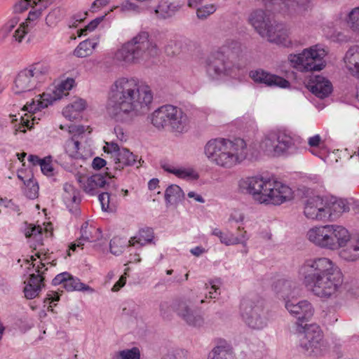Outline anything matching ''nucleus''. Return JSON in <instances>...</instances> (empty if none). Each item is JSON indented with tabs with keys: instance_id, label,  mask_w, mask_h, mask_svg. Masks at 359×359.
<instances>
[{
	"instance_id": "obj_22",
	"label": "nucleus",
	"mask_w": 359,
	"mask_h": 359,
	"mask_svg": "<svg viewBox=\"0 0 359 359\" xmlns=\"http://www.w3.org/2000/svg\"><path fill=\"white\" fill-rule=\"evenodd\" d=\"M110 182L106 180V176L102 174H95L88 177L83 185V190L90 196H95L100 193V189L109 190Z\"/></svg>"
},
{
	"instance_id": "obj_57",
	"label": "nucleus",
	"mask_w": 359,
	"mask_h": 359,
	"mask_svg": "<svg viewBox=\"0 0 359 359\" xmlns=\"http://www.w3.org/2000/svg\"><path fill=\"white\" fill-rule=\"evenodd\" d=\"M29 6H32V0H20L14 6L15 13H22L27 10Z\"/></svg>"
},
{
	"instance_id": "obj_13",
	"label": "nucleus",
	"mask_w": 359,
	"mask_h": 359,
	"mask_svg": "<svg viewBox=\"0 0 359 359\" xmlns=\"http://www.w3.org/2000/svg\"><path fill=\"white\" fill-rule=\"evenodd\" d=\"M241 315L250 327L261 330L267 325L263 301L259 297L244 298L241 303Z\"/></svg>"
},
{
	"instance_id": "obj_44",
	"label": "nucleus",
	"mask_w": 359,
	"mask_h": 359,
	"mask_svg": "<svg viewBox=\"0 0 359 359\" xmlns=\"http://www.w3.org/2000/svg\"><path fill=\"white\" fill-rule=\"evenodd\" d=\"M18 22L19 18L14 17L0 28V41H4L8 37L10 32L15 28Z\"/></svg>"
},
{
	"instance_id": "obj_48",
	"label": "nucleus",
	"mask_w": 359,
	"mask_h": 359,
	"mask_svg": "<svg viewBox=\"0 0 359 359\" xmlns=\"http://www.w3.org/2000/svg\"><path fill=\"white\" fill-rule=\"evenodd\" d=\"M215 10V7L212 4L204 6L197 9V17L200 19H205L208 15L213 13Z\"/></svg>"
},
{
	"instance_id": "obj_52",
	"label": "nucleus",
	"mask_w": 359,
	"mask_h": 359,
	"mask_svg": "<svg viewBox=\"0 0 359 359\" xmlns=\"http://www.w3.org/2000/svg\"><path fill=\"white\" fill-rule=\"evenodd\" d=\"M60 13V10L57 8L50 11L46 18V24L48 26H53L55 25L59 19Z\"/></svg>"
},
{
	"instance_id": "obj_61",
	"label": "nucleus",
	"mask_w": 359,
	"mask_h": 359,
	"mask_svg": "<svg viewBox=\"0 0 359 359\" xmlns=\"http://www.w3.org/2000/svg\"><path fill=\"white\" fill-rule=\"evenodd\" d=\"M244 218L245 216L242 212L238 210H234L231 213L229 221L240 223L244 220Z\"/></svg>"
},
{
	"instance_id": "obj_45",
	"label": "nucleus",
	"mask_w": 359,
	"mask_h": 359,
	"mask_svg": "<svg viewBox=\"0 0 359 359\" xmlns=\"http://www.w3.org/2000/svg\"><path fill=\"white\" fill-rule=\"evenodd\" d=\"M347 22L353 31L359 33V6L349 12Z\"/></svg>"
},
{
	"instance_id": "obj_41",
	"label": "nucleus",
	"mask_w": 359,
	"mask_h": 359,
	"mask_svg": "<svg viewBox=\"0 0 359 359\" xmlns=\"http://www.w3.org/2000/svg\"><path fill=\"white\" fill-rule=\"evenodd\" d=\"M111 359H140V351L137 347L124 349L114 353Z\"/></svg>"
},
{
	"instance_id": "obj_25",
	"label": "nucleus",
	"mask_w": 359,
	"mask_h": 359,
	"mask_svg": "<svg viewBox=\"0 0 359 359\" xmlns=\"http://www.w3.org/2000/svg\"><path fill=\"white\" fill-rule=\"evenodd\" d=\"M346 67L353 76H359V46L351 47L346 52L344 58ZM356 98L359 102V88Z\"/></svg>"
},
{
	"instance_id": "obj_53",
	"label": "nucleus",
	"mask_w": 359,
	"mask_h": 359,
	"mask_svg": "<svg viewBox=\"0 0 359 359\" xmlns=\"http://www.w3.org/2000/svg\"><path fill=\"white\" fill-rule=\"evenodd\" d=\"M98 200L101 204L102 210L107 211L109 209L110 194L108 191L98 194Z\"/></svg>"
},
{
	"instance_id": "obj_50",
	"label": "nucleus",
	"mask_w": 359,
	"mask_h": 359,
	"mask_svg": "<svg viewBox=\"0 0 359 359\" xmlns=\"http://www.w3.org/2000/svg\"><path fill=\"white\" fill-rule=\"evenodd\" d=\"M31 116L32 114L29 115L27 113H25L24 115L20 116V124L18 125V126H15L16 128L15 129V135H16L18 132H26L25 127L29 128V118Z\"/></svg>"
},
{
	"instance_id": "obj_55",
	"label": "nucleus",
	"mask_w": 359,
	"mask_h": 359,
	"mask_svg": "<svg viewBox=\"0 0 359 359\" xmlns=\"http://www.w3.org/2000/svg\"><path fill=\"white\" fill-rule=\"evenodd\" d=\"M186 353L182 350H172L164 355L161 359H185Z\"/></svg>"
},
{
	"instance_id": "obj_9",
	"label": "nucleus",
	"mask_w": 359,
	"mask_h": 359,
	"mask_svg": "<svg viewBox=\"0 0 359 359\" xmlns=\"http://www.w3.org/2000/svg\"><path fill=\"white\" fill-rule=\"evenodd\" d=\"M295 332L299 339V347L306 356L316 358L323 355L327 350L323 332L317 324L297 323Z\"/></svg>"
},
{
	"instance_id": "obj_10",
	"label": "nucleus",
	"mask_w": 359,
	"mask_h": 359,
	"mask_svg": "<svg viewBox=\"0 0 359 359\" xmlns=\"http://www.w3.org/2000/svg\"><path fill=\"white\" fill-rule=\"evenodd\" d=\"M249 22L256 32L270 43L287 46L290 41L281 25H274L270 16L262 9L253 11L249 16Z\"/></svg>"
},
{
	"instance_id": "obj_8",
	"label": "nucleus",
	"mask_w": 359,
	"mask_h": 359,
	"mask_svg": "<svg viewBox=\"0 0 359 359\" xmlns=\"http://www.w3.org/2000/svg\"><path fill=\"white\" fill-rule=\"evenodd\" d=\"M150 119L151 124L158 130L168 128L175 135L187 132L190 122L186 112L171 104L158 107L151 114Z\"/></svg>"
},
{
	"instance_id": "obj_33",
	"label": "nucleus",
	"mask_w": 359,
	"mask_h": 359,
	"mask_svg": "<svg viewBox=\"0 0 359 359\" xmlns=\"http://www.w3.org/2000/svg\"><path fill=\"white\" fill-rule=\"evenodd\" d=\"M192 304L193 302L190 299H180L173 303L172 309L177 315L183 319L194 310Z\"/></svg>"
},
{
	"instance_id": "obj_51",
	"label": "nucleus",
	"mask_w": 359,
	"mask_h": 359,
	"mask_svg": "<svg viewBox=\"0 0 359 359\" xmlns=\"http://www.w3.org/2000/svg\"><path fill=\"white\" fill-rule=\"evenodd\" d=\"M53 2V0H32V8L34 11H39L40 16L42 12L48 7Z\"/></svg>"
},
{
	"instance_id": "obj_1",
	"label": "nucleus",
	"mask_w": 359,
	"mask_h": 359,
	"mask_svg": "<svg viewBox=\"0 0 359 359\" xmlns=\"http://www.w3.org/2000/svg\"><path fill=\"white\" fill-rule=\"evenodd\" d=\"M152 100L148 85L136 78H119L110 88L107 112L116 122L130 123L149 111Z\"/></svg>"
},
{
	"instance_id": "obj_58",
	"label": "nucleus",
	"mask_w": 359,
	"mask_h": 359,
	"mask_svg": "<svg viewBox=\"0 0 359 359\" xmlns=\"http://www.w3.org/2000/svg\"><path fill=\"white\" fill-rule=\"evenodd\" d=\"M104 152L111 154L110 160H113L114 156L121 149L116 143H107V146L104 147Z\"/></svg>"
},
{
	"instance_id": "obj_28",
	"label": "nucleus",
	"mask_w": 359,
	"mask_h": 359,
	"mask_svg": "<svg viewBox=\"0 0 359 359\" xmlns=\"http://www.w3.org/2000/svg\"><path fill=\"white\" fill-rule=\"evenodd\" d=\"M86 107V102L81 98L68 104L62 111L63 116L69 121L79 118L80 113Z\"/></svg>"
},
{
	"instance_id": "obj_2",
	"label": "nucleus",
	"mask_w": 359,
	"mask_h": 359,
	"mask_svg": "<svg viewBox=\"0 0 359 359\" xmlns=\"http://www.w3.org/2000/svg\"><path fill=\"white\" fill-rule=\"evenodd\" d=\"M298 273L307 290L322 299L335 298L341 291L343 274L329 258L307 259Z\"/></svg>"
},
{
	"instance_id": "obj_36",
	"label": "nucleus",
	"mask_w": 359,
	"mask_h": 359,
	"mask_svg": "<svg viewBox=\"0 0 359 359\" xmlns=\"http://www.w3.org/2000/svg\"><path fill=\"white\" fill-rule=\"evenodd\" d=\"M64 288L67 291H93V290L88 285L81 283L78 278H75L69 273V277H66Z\"/></svg>"
},
{
	"instance_id": "obj_5",
	"label": "nucleus",
	"mask_w": 359,
	"mask_h": 359,
	"mask_svg": "<svg viewBox=\"0 0 359 359\" xmlns=\"http://www.w3.org/2000/svg\"><path fill=\"white\" fill-rule=\"evenodd\" d=\"M301 144V138L291 132L284 129H276L264 135L259 148L268 156H288L297 154Z\"/></svg>"
},
{
	"instance_id": "obj_19",
	"label": "nucleus",
	"mask_w": 359,
	"mask_h": 359,
	"mask_svg": "<svg viewBox=\"0 0 359 359\" xmlns=\"http://www.w3.org/2000/svg\"><path fill=\"white\" fill-rule=\"evenodd\" d=\"M137 163H138L137 168H139L141 165V158L138 159V156L128 149L121 148L116 156H114L113 160H109L107 170H121L125 166H133Z\"/></svg>"
},
{
	"instance_id": "obj_17",
	"label": "nucleus",
	"mask_w": 359,
	"mask_h": 359,
	"mask_svg": "<svg viewBox=\"0 0 359 359\" xmlns=\"http://www.w3.org/2000/svg\"><path fill=\"white\" fill-rule=\"evenodd\" d=\"M285 307L288 313L297 319V323H302L304 321H309L313 316L314 309L311 304L307 300L297 301L296 297L287 299L285 304Z\"/></svg>"
},
{
	"instance_id": "obj_27",
	"label": "nucleus",
	"mask_w": 359,
	"mask_h": 359,
	"mask_svg": "<svg viewBox=\"0 0 359 359\" xmlns=\"http://www.w3.org/2000/svg\"><path fill=\"white\" fill-rule=\"evenodd\" d=\"M231 346L224 340L219 341L208 355V359H233Z\"/></svg>"
},
{
	"instance_id": "obj_24",
	"label": "nucleus",
	"mask_w": 359,
	"mask_h": 359,
	"mask_svg": "<svg viewBox=\"0 0 359 359\" xmlns=\"http://www.w3.org/2000/svg\"><path fill=\"white\" fill-rule=\"evenodd\" d=\"M308 88L313 94L320 99L328 97L332 91L330 81L320 76H316L311 79Z\"/></svg>"
},
{
	"instance_id": "obj_3",
	"label": "nucleus",
	"mask_w": 359,
	"mask_h": 359,
	"mask_svg": "<svg viewBox=\"0 0 359 359\" xmlns=\"http://www.w3.org/2000/svg\"><path fill=\"white\" fill-rule=\"evenodd\" d=\"M204 152L211 163L224 168H231L246 159L251 161L257 156L255 147L248 146L241 138L210 140L205 144Z\"/></svg>"
},
{
	"instance_id": "obj_7",
	"label": "nucleus",
	"mask_w": 359,
	"mask_h": 359,
	"mask_svg": "<svg viewBox=\"0 0 359 359\" xmlns=\"http://www.w3.org/2000/svg\"><path fill=\"white\" fill-rule=\"evenodd\" d=\"M306 237L316 246L335 250L346 246L351 236L345 227L337 224H327L310 229L307 231Z\"/></svg>"
},
{
	"instance_id": "obj_12",
	"label": "nucleus",
	"mask_w": 359,
	"mask_h": 359,
	"mask_svg": "<svg viewBox=\"0 0 359 359\" xmlns=\"http://www.w3.org/2000/svg\"><path fill=\"white\" fill-rule=\"evenodd\" d=\"M326 55L327 51L318 44L304 49L301 53L289 55L288 60L301 72L320 71L325 66L323 59Z\"/></svg>"
},
{
	"instance_id": "obj_4",
	"label": "nucleus",
	"mask_w": 359,
	"mask_h": 359,
	"mask_svg": "<svg viewBox=\"0 0 359 359\" xmlns=\"http://www.w3.org/2000/svg\"><path fill=\"white\" fill-rule=\"evenodd\" d=\"M238 185L241 193L251 195L260 203L280 205L292 198V189L288 186L261 176L242 178Z\"/></svg>"
},
{
	"instance_id": "obj_38",
	"label": "nucleus",
	"mask_w": 359,
	"mask_h": 359,
	"mask_svg": "<svg viewBox=\"0 0 359 359\" xmlns=\"http://www.w3.org/2000/svg\"><path fill=\"white\" fill-rule=\"evenodd\" d=\"M308 144L310 147L309 151L317 156H320L321 151L325 149V143L320 135H315L308 139Z\"/></svg>"
},
{
	"instance_id": "obj_59",
	"label": "nucleus",
	"mask_w": 359,
	"mask_h": 359,
	"mask_svg": "<svg viewBox=\"0 0 359 359\" xmlns=\"http://www.w3.org/2000/svg\"><path fill=\"white\" fill-rule=\"evenodd\" d=\"M121 10L123 11H135L139 13L140 11V8L135 3L126 1L122 4Z\"/></svg>"
},
{
	"instance_id": "obj_40",
	"label": "nucleus",
	"mask_w": 359,
	"mask_h": 359,
	"mask_svg": "<svg viewBox=\"0 0 359 359\" xmlns=\"http://www.w3.org/2000/svg\"><path fill=\"white\" fill-rule=\"evenodd\" d=\"M80 143L78 140L75 138V135L68 139L65 144V149L66 153L74 158H79L81 154L79 152Z\"/></svg>"
},
{
	"instance_id": "obj_32",
	"label": "nucleus",
	"mask_w": 359,
	"mask_h": 359,
	"mask_svg": "<svg viewBox=\"0 0 359 359\" xmlns=\"http://www.w3.org/2000/svg\"><path fill=\"white\" fill-rule=\"evenodd\" d=\"M183 198V191L176 184L169 186L165 191V200L167 205H176Z\"/></svg>"
},
{
	"instance_id": "obj_37",
	"label": "nucleus",
	"mask_w": 359,
	"mask_h": 359,
	"mask_svg": "<svg viewBox=\"0 0 359 359\" xmlns=\"http://www.w3.org/2000/svg\"><path fill=\"white\" fill-rule=\"evenodd\" d=\"M342 259L348 262H355L359 259V243L356 241L349 244L340 252Z\"/></svg>"
},
{
	"instance_id": "obj_31",
	"label": "nucleus",
	"mask_w": 359,
	"mask_h": 359,
	"mask_svg": "<svg viewBox=\"0 0 359 359\" xmlns=\"http://www.w3.org/2000/svg\"><path fill=\"white\" fill-rule=\"evenodd\" d=\"M327 208L330 210L327 214V218L332 215L349 211L348 203L346 200L341 198H332L330 201H327Z\"/></svg>"
},
{
	"instance_id": "obj_26",
	"label": "nucleus",
	"mask_w": 359,
	"mask_h": 359,
	"mask_svg": "<svg viewBox=\"0 0 359 359\" xmlns=\"http://www.w3.org/2000/svg\"><path fill=\"white\" fill-rule=\"evenodd\" d=\"M212 234L218 237L220 242L226 245L242 244L243 246H245L246 241L248 240L246 231H243L241 236H235L232 233H225L220 229L215 228L212 230Z\"/></svg>"
},
{
	"instance_id": "obj_43",
	"label": "nucleus",
	"mask_w": 359,
	"mask_h": 359,
	"mask_svg": "<svg viewBox=\"0 0 359 359\" xmlns=\"http://www.w3.org/2000/svg\"><path fill=\"white\" fill-rule=\"evenodd\" d=\"M26 187L25 194L26 196L30 199L37 197L39 192V186L36 182H34L32 177L29 178L27 181H24Z\"/></svg>"
},
{
	"instance_id": "obj_62",
	"label": "nucleus",
	"mask_w": 359,
	"mask_h": 359,
	"mask_svg": "<svg viewBox=\"0 0 359 359\" xmlns=\"http://www.w3.org/2000/svg\"><path fill=\"white\" fill-rule=\"evenodd\" d=\"M40 13L39 11H34V9L32 7V10L29 11L27 18L26 19V22H24L26 26L28 27L29 24L32 22L35 21L38 18H39Z\"/></svg>"
},
{
	"instance_id": "obj_47",
	"label": "nucleus",
	"mask_w": 359,
	"mask_h": 359,
	"mask_svg": "<svg viewBox=\"0 0 359 359\" xmlns=\"http://www.w3.org/2000/svg\"><path fill=\"white\" fill-rule=\"evenodd\" d=\"M110 252L114 255H121L124 248V241L120 238H113L109 243Z\"/></svg>"
},
{
	"instance_id": "obj_34",
	"label": "nucleus",
	"mask_w": 359,
	"mask_h": 359,
	"mask_svg": "<svg viewBox=\"0 0 359 359\" xmlns=\"http://www.w3.org/2000/svg\"><path fill=\"white\" fill-rule=\"evenodd\" d=\"M154 238V231L151 228L146 227L140 230L138 235L131 238L129 241L131 245H135L136 243L140 245H144L152 241Z\"/></svg>"
},
{
	"instance_id": "obj_14",
	"label": "nucleus",
	"mask_w": 359,
	"mask_h": 359,
	"mask_svg": "<svg viewBox=\"0 0 359 359\" xmlns=\"http://www.w3.org/2000/svg\"><path fill=\"white\" fill-rule=\"evenodd\" d=\"M75 83L74 79L67 78L62 81L53 91V94L43 93L39 100H37L36 104L33 101L29 104H26L21 109L22 111H27L29 114H34L37 110H41L48 107L53 101L61 99L64 95H68Z\"/></svg>"
},
{
	"instance_id": "obj_15",
	"label": "nucleus",
	"mask_w": 359,
	"mask_h": 359,
	"mask_svg": "<svg viewBox=\"0 0 359 359\" xmlns=\"http://www.w3.org/2000/svg\"><path fill=\"white\" fill-rule=\"evenodd\" d=\"M206 72L211 79L231 74L232 62L220 51L211 53L206 59Z\"/></svg>"
},
{
	"instance_id": "obj_60",
	"label": "nucleus",
	"mask_w": 359,
	"mask_h": 359,
	"mask_svg": "<svg viewBox=\"0 0 359 359\" xmlns=\"http://www.w3.org/2000/svg\"><path fill=\"white\" fill-rule=\"evenodd\" d=\"M66 277H69L68 272H63L58 275H57L52 280V284L53 285H62L64 287Z\"/></svg>"
},
{
	"instance_id": "obj_21",
	"label": "nucleus",
	"mask_w": 359,
	"mask_h": 359,
	"mask_svg": "<svg viewBox=\"0 0 359 359\" xmlns=\"http://www.w3.org/2000/svg\"><path fill=\"white\" fill-rule=\"evenodd\" d=\"M44 266L45 264L41 262L40 265H38L36 269L38 274H31L27 283L25 282L26 285L24 287L23 292L27 299H32L36 297L44 287V278L42 276L44 271H41V269Z\"/></svg>"
},
{
	"instance_id": "obj_20",
	"label": "nucleus",
	"mask_w": 359,
	"mask_h": 359,
	"mask_svg": "<svg viewBox=\"0 0 359 359\" xmlns=\"http://www.w3.org/2000/svg\"><path fill=\"white\" fill-rule=\"evenodd\" d=\"M250 77L257 83L264 84L270 87L287 88L290 83L283 77L270 74L262 69L250 72Z\"/></svg>"
},
{
	"instance_id": "obj_23",
	"label": "nucleus",
	"mask_w": 359,
	"mask_h": 359,
	"mask_svg": "<svg viewBox=\"0 0 359 359\" xmlns=\"http://www.w3.org/2000/svg\"><path fill=\"white\" fill-rule=\"evenodd\" d=\"M102 238V232L100 229H97L93 225H89L88 222H85L81 228V236L76 241V243L72 244L70 250L74 251L77 247L83 245L84 241L95 242Z\"/></svg>"
},
{
	"instance_id": "obj_64",
	"label": "nucleus",
	"mask_w": 359,
	"mask_h": 359,
	"mask_svg": "<svg viewBox=\"0 0 359 359\" xmlns=\"http://www.w3.org/2000/svg\"><path fill=\"white\" fill-rule=\"evenodd\" d=\"M110 0H95L91 5V11H93L95 8H100L105 6L109 3Z\"/></svg>"
},
{
	"instance_id": "obj_42",
	"label": "nucleus",
	"mask_w": 359,
	"mask_h": 359,
	"mask_svg": "<svg viewBox=\"0 0 359 359\" xmlns=\"http://www.w3.org/2000/svg\"><path fill=\"white\" fill-rule=\"evenodd\" d=\"M187 325L192 327H201L204 323L203 316L196 310H194L188 316L182 319Z\"/></svg>"
},
{
	"instance_id": "obj_16",
	"label": "nucleus",
	"mask_w": 359,
	"mask_h": 359,
	"mask_svg": "<svg viewBox=\"0 0 359 359\" xmlns=\"http://www.w3.org/2000/svg\"><path fill=\"white\" fill-rule=\"evenodd\" d=\"M304 215L312 220L322 221L327 218L329 209L327 208V200L319 196L305 197L302 199Z\"/></svg>"
},
{
	"instance_id": "obj_35",
	"label": "nucleus",
	"mask_w": 359,
	"mask_h": 359,
	"mask_svg": "<svg viewBox=\"0 0 359 359\" xmlns=\"http://www.w3.org/2000/svg\"><path fill=\"white\" fill-rule=\"evenodd\" d=\"M63 189L65 192V194L63 196V198L66 202L72 201L76 205H77L80 202V198L78 197L79 192L74 187L72 184L65 183L64 184ZM73 213L76 216L79 215L80 211L77 208V205H76L75 210L73 212Z\"/></svg>"
},
{
	"instance_id": "obj_18",
	"label": "nucleus",
	"mask_w": 359,
	"mask_h": 359,
	"mask_svg": "<svg viewBox=\"0 0 359 359\" xmlns=\"http://www.w3.org/2000/svg\"><path fill=\"white\" fill-rule=\"evenodd\" d=\"M272 288L277 297L283 299L285 304L287 299L299 295L301 291L299 285L296 281L284 278L275 281Z\"/></svg>"
},
{
	"instance_id": "obj_49",
	"label": "nucleus",
	"mask_w": 359,
	"mask_h": 359,
	"mask_svg": "<svg viewBox=\"0 0 359 359\" xmlns=\"http://www.w3.org/2000/svg\"><path fill=\"white\" fill-rule=\"evenodd\" d=\"M229 49L233 53H238L241 50V43L240 42L234 40L228 41L226 42V44L222 48V50L220 52H223L224 54L226 52V50Z\"/></svg>"
},
{
	"instance_id": "obj_11",
	"label": "nucleus",
	"mask_w": 359,
	"mask_h": 359,
	"mask_svg": "<svg viewBox=\"0 0 359 359\" xmlns=\"http://www.w3.org/2000/svg\"><path fill=\"white\" fill-rule=\"evenodd\" d=\"M50 71L43 62H35L21 70L14 80L13 90L15 94L29 92L44 81Z\"/></svg>"
},
{
	"instance_id": "obj_29",
	"label": "nucleus",
	"mask_w": 359,
	"mask_h": 359,
	"mask_svg": "<svg viewBox=\"0 0 359 359\" xmlns=\"http://www.w3.org/2000/svg\"><path fill=\"white\" fill-rule=\"evenodd\" d=\"M182 4L183 2L181 1L177 3L161 2L154 10V13L158 18L165 19L172 16Z\"/></svg>"
},
{
	"instance_id": "obj_54",
	"label": "nucleus",
	"mask_w": 359,
	"mask_h": 359,
	"mask_svg": "<svg viewBox=\"0 0 359 359\" xmlns=\"http://www.w3.org/2000/svg\"><path fill=\"white\" fill-rule=\"evenodd\" d=\"M51 156H48L43 159V161L40 163L41 172L46 175H53V167L50 163V159Z\"/></svg>"
},
{
	"instance_id": "obj_46",
	"label": "nucleus",
	"mask_w": 359,
	"mask_h": 359,
	"mask_svg": "<svg viewBox=\"0 0 359 359\" xmlns=\"http://www.w3.org/2000/svg\"><path fill=\"white\" fill-rule=\"evenodd\" d=\"M42 230L40 226H30L26 229L25 236L34 237L39 244L42 245Z\"/></svg>"
},
{
	"instance_id": "obj_63",
	"label": "nucleus",
	"mask_w": 359,
	"mask_h": 359,
	"mask_svg": "<svg viewBox=\"0 0 359 359\" xmlns=\"http://www.w3.org/2000/svg\"><path fill=\"white\" fill-rule=\"evenodd\" d=\"M107 164V162L100 158V157H95L92 162V167L95 170H100L102 168L104 167Z\"/></svg>"
},
{
	"instance_id": "obj_56",
	"label": "nucleus",
	"mask_w": 359,
	"mask_h": 359,
	"mask_svg": "<svg viewBox=\"0 0 359 359\" xmlns=\"http://www.w3.org/2000/svg\"><path fill=\"white\" fill-rule=\"evenodd\" d=\"M25 23L20 25V26L15 31L12 36L13 41L21 42L25 34L28 32L25 27Z\"/></svg>"
},
{
	"instance_id": "obj_39",
	"label": "nucleus",
	"mask_w": 359,
	"mask_h": 359,
	"mask_svg": "<svg viewBox=\"0 0 359 359\" xmlns=\"http://www.w3.org/2000/svg\"><path fill=\"white\" fill-rule=\"evenodd\" d=\"M96 43L90 41L85 40L81 42L74 50V55L78 57H85L91 54L93 49Z\"/></svg>"
},
{
	"instance_id": "obj_6",
	"label": "nucleus",
	"mask_w": 359,
	"mask_h": 359,
	"mask_svg": "<svg viewBox=\"0 0 359 359\" xmlns=\"http://www.w3.org/2000/svg\"><path fill=\"white\" fill-rule=\"evenodd\" d=\"M149 36L148 32H140L116 52L115 58L126 64H132L157 55L158 48Z\"/></svg>"
},
{
	"instance_id": "obj_30",
	"label": "nucleus",
	"mask_w": 359,
	"mask_h": 359,
	"mask_svg": "<svg viewBox=\"0 0 359 359\" xmlns=\"http://www.w3.org/2000/svg\"><path fill=\"white\" fill-rule=\"evenodd\" d=\"M163 168L168 172L174 174L175 176L182 179L197 180L199 177L198 174L195 170L191 168H177L168 165H164Z\"/></svg>"
}]
</instances>
